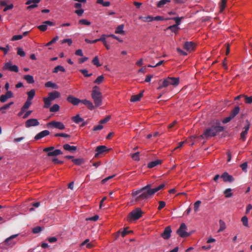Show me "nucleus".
<instances>
[{
	"label": "nucleus",
	"mask_w": 252,
	"mask_h": 252,
	"mask_svg": "<svg viewBox=\"0 0 252 252\" xmlns=\"http://www.w3.org/2000/svg\"><path fill=\"white\" fill-rule=\"evenodd\" d=\"M151 187L152 185L151 184H148L145 187L137 190L132 191L131 196L132 197H135V201L136 202L148 199L156 192L163 189L165 187V185L164 184H161L158 187L154 189H151Z\"/></svg>",
	"instance_id": "1"
},
{
	"label": "nucleus",
	"mask_w": 252,
	"mask_h": 252,
	"mask_svg": "<svg viewBox=\"0 0 252 252\" xmlns=\"http://www.w3.org/2000/svg\"><path fill=\"white\" fill-rule=\"evenodd\" d=\"M91 96L95 107H99L102 104V96L98 86H94L93 87Z\"/></svg>",
	"instance_id": "2"
},
{
	"label": "nucleus",
	"mask_w": 252,
	"mask_h": 252,
	"mask_svg": "<svg viewBox=\"0 0 252 252\" xmlns=\"http://www.w3.org/2000/svg\"><path fill=\"white\" fill-rule=\"evenodd\" d=\"M61 96L60 93L56 91L49 93L48 94V97L43 98L44 102V108H48L51 104V101L60 97Z\"/></svg>",
	"instance_id": "3"
},
{
	"label": "nucleus",
	"mask_w": 252,
	"mask_h": 252,
	"mask_svg": "<svg viewBox=\"0 0 252 252\" xmlns=\"http://www.w3.org/2000/svg\"><path fill=\"white\" fill-rule=\"evenodd\" d=\"M144 213L140 208H136L132 210L127 216V220L130 222L140 219L143 215Z\"/></svg>",
	"instance_id": "4"
},
{
	"label": "nucleus",
	"mask_w": 252,
	"mask_h": 252,
	"mask_svg": "<svg viewBox=\"0 0 252 252\" xmlns=\"http://www.w3.org/2000/svg\"><path fill=\"white\" fill-rule=\"evenodd\" d=\"M187 226L184 223H182L179 228L177 230V233L182 238H186L189 236L191 233L186 231Z\"/></svg>",
	"instance_id": "5"
},
{
	"label": "nucleus",
	"mask_w": 252,
	"mask_h": 252,
	"mask_svg": "<svg viewBox=\"0 0 252 252\" xmlns=\"http://www.w3.org/2000/svg\"><path fill=\"white\" fill-rule=\"evenodd\" d=\"M47 126H51L60 130H63L65 128V126L63 123L55 121H52L48 123Z\"/></svg>",
	"instance_id": "6"
},
{
	"label": "nucleus",
	"mask_w": 252,
	"mask_h": 252,
	"mask_svg": "<svg viewBox=\"0 0 252 252\" xmlns=\"http://www.w3.org/2000/svg\"><path fill=\"white\" fill-rule=\"evenodd\" d=\"M216 136V134L214 132L212 127L206 129L203 134L200 136L199 137L201 138L208 139L210 137H214Z\"/></svg>",
	"instance_id": "7"
},
{
	"label": "nucleus",
	"mask_w": 252,
	"mask_h": 252,
	"mask_svg": "<svg viewBox=\"0 0 252 252\" xmlns=\"http://www.w3.org/2000/svg\"><path fill=\"white\" fill-rule=\"evenodd\" d=\"M246 123H247V125L244 126L243 128L244 130L240 133V139L243 141L246 140V135L247 134L248 131L250 127V123L249 120H246Z\"/></svg>",
	"instance_id": "8"
},
{
	"label": "nucleus",
	"mask_w": 252,
	"mask_h": 252,
	"mask_svg": "<svg viewBox=\"0 0 252 252\" xmlns=\"http://www.w3.org/2000/svg\"><path fill=\"white\" fill-rule=\"evenodd\" d=\"M3 70H8L11 71L17 72L18 71V67L16 65H12L11 63H6L3 66Z\"/></svg>",
	"instance_id": "9"
},
{
	"label": "nucleus",
	"mask_w": 252,
	"mask_h": 252,
	"mask_svg": "<svg viewBox=\"0 0 252 252\" xmlns=\"http://www.w3.org/2000/svg\"><path fill=\"white\" fill-rule=\"evenodd\" d=\"M172 230L170 226L165 228L163 232L161 234V236L165 240H168L171 236Z\"/></svg>",
	"instance_id": "10"
},
{
	"label": "nucleus",
	"mask_w": 252,
	"mask_h": 252,
	"mask_svg": "<svg viewBox=\"0 0 252 252\" xmlns=\"http://www.w3.org/2000/svg\"><path fill=\"white\" fill-rule=\"evenodd\" d=\"M47 25L53 26L55 25L54 23L50 21H46L43 22V24L37 27V28L42 32L47 30Z\"/></svg>",
	"instance_id": "11"
},
{
	"label": "nucleus",
	"mask_w": 252,
	"mask_h": 252,
	"mask_svg": "<svg viewBox=\"0 0 252 252\" xmlns=\"http://www.w3.org/2000/svg\"><path fill=\"white\" fill-rule=\"evenodd\" d=\"M107 151H109V150L107 149V147L105 146H98L95 149V151L96 153L94 155V157L96 158H98L100 154H101L103 153L104 152Z\"/></svg>",
	"instance_id": "12"
},
{
	"label": "nucleus",
	"mask_w": 252,
	"mask_h": 252,
	"mask_svg": "<svg viewBox=\"0 0 252 252\" xmlns=\"http://www.w3.org/2000/svg\"><path fill=\"white\" fill-rule=\"evenodd\" d=\"M39 123L38 120L36 119H30L28 120L25 123V126L27 127H30L31 126H38Z\"/></svg>",
	"instance_id": "13"
},
{
	"label": "nucleus",
	"mask_w": 252,
	"mask_h": 252,
	"mask_svg": "<svg viewBox=\"0 0 252 252\" xmlns=\"http://www.w3.org/2000/svg\"><path fill=\"white\" fill-rule=\"evenodd\" d=\"M66 100L68 102L74 105H78L79 103L81 102L82 101V100H80L77 97H75L71 95H68L66 98Z\"/></svg>",
	"instance_id": "14"
},
{
	"label": "nucleus",
	"mask_w": 252,
	"mask_h": 252,
	"mask_svg": "<svg viewBox=\"0 0 252 252\" xmlns=\"http://www.w3.org/2000/svg\"><path fill=\"white\" fill-rule=\"evenodd\" d=\"M195 44L193 42L187 41L184 45V48L188 52H191L194 50Z\"/></svg>",
	"instance_id": "15"
},
{
	"label": "nucleus",
	"mask_w": 252,
	"mask_h": 252,
	"mask_svg": "<svg viewBox=\"0 0 252 252\" xmlns=\"http://www.w3.org/2000/svg\"><path fill=\"white\" fill-rule=\"evenodd\" d=\"M220 123L219 122H217L215 125H213L211 126L214 132L216 134V136L217 133L222 131L224 130V127L222 126H220Z\"/></svg>",
	"instance_id": "16"
},
{
	"label": "nucleus",
	"mask_w": 252,
	"mask_h": 252,
	"mask_svg": "<svg viewBox=\"0 0 252 252\" xmlns=\"http://www.w3.org/2000/svg\"><path fill=\"white\" fill-rule=\"evenodd\" d=\"M13 97V94L11 91H7L5 94H2L0 96V101L1 102H5L8 98Z\"/></svg>",
	"instance_id": "17"
},
{
	"label": "nucleus",
	"mask_w": 252,
	"mask_h": 252,
	"mask_svg": "<svg viewBox=\"0 0 252 252\" xmlns=\"http://www.w3.org/2000/svg\"><path fill=\"white\" fill-rule=\"evenodd\" d=\"M221 178L223 179L224 182H232L234 180V178L232 176L229 175L228 173L226 172L222 173L221 176Z\"/></svg>",
	"instance_id": "18"
},
{
	"label": "nucleus",
	"mask_w": 252,
	"mask_h": 252,
	"mask_svg": "<svg viewBox=\"0 0 252 252\" xmlns=\"http://www.w3.org/2000/svg\"><path fill=\"white\" fill-rule=\"evenodd\" d=\"M49 134H50V132L49 130H43V131L39 132L37 134H36L34 137V139L35 140H39L42 138H43L45 136H46L49 135Z\"/></svg>",
	"instance_id": "19"
},
{
	"label": "nucleus",
	"mask_w": 252,
	"mask_h": 252,
	"mask_svg": "<svg viewBox=\"0 0 252 252\" xmlns=\"http://www.w3.org/2000/svg\"><path fill=\"white\" fill-rule=\"evenodd\" d=\"M81 103L85 105L87 107V108L91 110L94 109V107H95V105H93L92 102L87 99L82 100Z\"/></svg>",
	"instance_id": "20"
},
{
	"label": "nucleus",
	"mask_w": 252,
	"mask_h": 252,
	"mask_svg": "<svg viewBox=\"0 0 252 252\" xmlns=\"http://www.w3.org/2000/svg\"><path fill=\"white\" fill-rule=\"evenodd\" d=\"M161 163H162L161 160L157 159L156 160L150 162L148 164L147 167L149 168H152L158 165H159V164H161Z\"/></svg>",
	"instance_id": "21"
},
{
	"label": "nucleus",
	"mask_w": 252,
	"mask_h": 252,
	"mask_svg": "<svg viewBox=\"0 0 252 252\" xmlns=\"http://www.w3.org/2000/svg\"><path fill=\"white\" fill-rule=\"evenodd\" d=\"M143 96V92L136 95H133L131 96V102H136L139 101Z\"/></svg>",
	"instance_id": "22"
},
{
	"label": "nucleus",
	"mask_w": 252,
	"mask_h": 252,
	"mask_svg": "<svg viewBox=\"0 0 252 252\" xmlns=\"http://www.w3.org/2000/svg\"><path fill=\"white\" fill-rule=\"evenodd\" d=\"M168 79L170 80V85L176 86L179 84V78L168 77Z\"/></svg>",
	"instance_id": "23"
},
{
	"label": "nucleus",
	"mask_w": 252,
	"mask_h": 252,
	"mask_svg": "<svg viewBox=\"0 0 252 252\" xmlns=\"http://www.w3.org/2000/svg\"><path fill=\"white\" fill-rule=\"evenodd\" d=\"M169 85H170V80L168 79V77H167L163 80L162 84L160 85L159 86V87L158 88V89L160 90L163 87H164V88L167 87Z\"/></svg>",
	"instance_id": "24"
},
{
	"label": "nucleus",
	"mask_w": 252,
	"mask_h": 252,
	"mask_svg": "<svg viewBox=\"0 0 252 252\" xmlns=\"http://www.w3.org/2000/svg\"><path fill=\"white\" fill-rule=\"evenodd\" d=\"M62 154H63V152L61 151V150L59 149H56L52 151V152L47 153V155L48 157H55Z\"/></svg>",
	"instance_id": "25"
},
{
	"label": "nucleus",
	"mask_w": 252,
	"mask_h": 252,
	"mask_svg": "<svg viewBox=\"0 0 252 252\" xmlns=\"http://www.w3.org/2000/svg\"><path fill=\"white\" fill-rule=\"evenodd\" d=\"M240 108L238 106H236L234 109L231 110L229 116L233 119L239 112Z\"/></svg>",
	"instance_id": "26"
},
{
	"label": "nucleus",
	"mask_w": 252,
	"mask_h": 252,
	"mask_svg": "<svg viewBox=\"0 0 252 252\" xmlns=\"http://www.w3.org/2000/svg\"><path fill=\"white\" fill-rule=\"evenodd\" d=\"M72 161L76 165H80L85 162V159L83 158H74Z\"/></svg>",
	"instance_id": "27"
},
{
	"label": "nucleus",
	"mask_w": 252,
	"mask_h": 252,
	"mask_svg": "<svg viewBox=\"0 0 252 252\" xmlns=\"http://www.w3.org/2000/svg\"><path fill=\"white\" fill-rule=\"evenodd\" d=\"M63 148L65 150L69 151H75L77 150V147L71 146L68 144H65L63 145Z\"/></svg>",
	"instance_id": "28"
},
{
	"label": "nucleus",
	"mask_w": 252,
	"mask_h": 252,
	"mask_svg": "<svg viewBox=\"0 0 252 252\" xmlns=\"http://www.w3.org/2000/svg\"><path fill=\"white\" fill-rule=\"evenodd\" d=\"M23 78L29 84H32L34 82L33 76L31 75H26Z\"/></svg>",
	"instance_id": "29"
},
{
	"label": "nucleus",
	"mask_w": 252,
	"mask_h": 252,
	"mask_svg": "<svg viewBox=\"0 0 252 252\" xmlns=\"http://www.w3.org/2000/svg\"><path fill=\"white\" fill-rule=\"evenodd\" d=\"M28 98L27 100H31L33 99L35 94V91L34 89H32L29 92H27Z\"/></svg>",
	"instance_id": "30"
},
{
	"label": "nucleus",
	"mask_w": 252,
	"mask_h": 252,
	"mask_svg": "<svg viewBox=\"0 0 252 252\" xmlns=\"http://www.w3.org/2000/svg\"><path fill=\"white\" fill-rule=\"evenodd\" d=\"M124 26L121 25L118 26L116 29L115 33L117 34H125V32L123 30Z\"/></svg>",
	"instance_id": "31"
},
{
	"label": "nucleus",
	"mask_w": 252,
	"mask_h": 252,
	"mask_svg": "<svg viewBox=\"0 0 252 252\" xmlns=\"http://www.w3.org/2000/svg\"><path fill=\"white\" fill-rule=\"evenodd\" d=\"M13 104V102H10V103L6 104L3 105L2 107L0 108V111L1 112L2 114L5 113V111H4L6 109H8L10 106Z\"/></svg>",
	"instance_id": "32"
},
{
	"label": "nucleus",
	"mask_w": 252,
	"mask_h": 252,
	"mask_svg": "<svg viewBox=\"0 0 252 252\" xmlns=\"http://www.w3.org/2000/svg\"><path fill=\"white\" fill-rule=\"evenodd\" d=\"M72 121L76 124L83 122V119L80 117L79 115H77L72 118Z\"/></svg>",
	"instance_id": "33"
},
{
	"label": "nucleus",
	"mask_w": 252,
	"mask_h": 252,
	"mask_svg": "<svg viewBox=\"0 0 252 252\" xmlns=\"http://www.w3.org/2000/svg\"><path fill=\"white\" fill-rule=\"evenodd\" d=\"M183 18V17H174L172 18H167L165 19L166 20L172 19L175 21L176 24L175 25H177V27L180 24L182 19Z\"/></svg>",
	"instance_id": "34"
},
{
	"label": "nucleus",
	"mask_w": 252,
	"mask_h": 252,
	"mask_svg": "<svg viewBox=\"0 0 252 252\" xmlns=\"http://www.w3.org/2000/svg\"><path fill=\"white\" fill-rule=\"evenodd\" d=\"M104 80L103 75H100L97 77V78L94 81V83L97 85L100 84L103 82Z\"/></svg>",
	"instance_id": "35"
},
{
	"label": "nucleus",
	"mask_w": 252,
	"mask_h": 252,
	"mask_svg": "<svg viewBox=\"0 0 252 252\" xmlns=\"http://www.w3.org/2000/svg\"><path fill=\"white\" fill-rule=\"evenodd\" d=\"M220 223V229L218 230V232L224 230L226 228V225L225 222L221 220L219 221Z\"/></svg>",
	"instance_id": "36"
},
{
	"label": "nucleus",
	"mask_w": 252,
	"mask_h": 252,
	"mask_svg": "<svg viewBox=\"0 0 252 252\" xmlns=\"http://www.w3.org/2000/svg\"><path fill=\"white\" fill-rule=\"evenodd\" d=\"M227 3V0H221V2L220 4V12H222L226 7Z\"/></svg>",
	"instance_id": "37"
},
{
	"label": "nucleus",
	"mask_w": 252,
	"mask_h": 252,
	"mask_svg": "<svg viewBox=\"0 0 252 252\" xmlns=\"http://www.w3.org/2000/svg\"><path fill=\"white\" fill-rule=\"evenodd\" d=\"M179 29V27H177V25H173L172 26H170L166 29V30H170L172 32H175V33H176L178 31Z\"/></svg>",
	"instance_id": "38"
},
{
	"label": "nucleus",
	"mask_w": 252,
	"mask_h": 252,
	"mask_svg": "<svg viewBox=\"0 0 252 252\" xmlns=\"http://www.w3.org/2000/svg\"><path fill=\"white\" fill-rule=\"evenodd\" d=\"M79 71L81 72L85 77H89L93 75L92 73H89L88 70L86 69H80Z\"/></svg>",
	"instance_id": "39"
},
{
	"label": "nucleus",
	"mask_w": 252,
	"mask_h": 252,
	"mask_svg": "<svg viewBox=\"0 0 252 252\" xmlns=\"http://www.w3.org/2000/svg\"><path fill=\"white\" fill-rule=\"evenodd\" d=\"M232 189H227L224 191L225 197L226 198L230 197L232 196L233 193L231 192Z\"/></svg>",
	"instance_id": "40"
},
{
	"label": "nucleus",
	"mask_w": 252,
	"mask_h": 252,
	"mask_svg": "<svg viewBox=\"0 0 252 252\" xmlns=\"http://www.w3.org/2000/svg\"><path fill=\"white\" fill-rule=\"evenodd\" d=\"M45 86L46 87H51L54 89L58 88V86L55 83H54L51 81L46 82L45 84Z\"/></svg>",
	"instance_id": "41"
},
{
	"label": "nucleus",
	"mask_w": 252,
	"mask_h": 252,
	"mask_svg": "<svg viewBox=\"0 0 252 252\" xmlns=\"http://www.w3.org/2000/svg\"><path fill=\"white\" fill-rule=\"evenodd\" d=\"M59 71H61L62 72H65V70L63 66L58 65L54 68V69L53 72L54 73H57Z\"/></svg>",
	"instance_id": "42"
},
{
	"label": "nucleus",
	"mask_w": 252,
	"mask_h": 252,
	"mask_svg": "<svg viewBox=\"0 0 252 252\" xmlns=\"http://www.w3.org/2000/svg\"><path fill=\"white\" fill-rule=\"evenodd\" d=\"M60 109V106L58 104H54L50 108V111L51 112H58Z\"/></svg>",
	"instance_id": "43"
},
{
	"label": "nucleus",
	"mask_w": 252,
	"mask_h": 252,
	"mask_svg": "<svg viewBox=\"0 0 252 252\" xmlns=\"http://www.w3.org/2000/svg\"><path fill=\"white\" fill-rule=\"evenodd\" d=\"M96 3L102 5L103 6L108 7L110 5L109 1H103V0H97Z\"/></svg>",
	"instance_id": "44"
},
{
	"label": "nucleus",
	"mask_w": 252,
	"mask_h": 252,
	"mask_svg": "<svg viewBox=\"0 0 252 252\" xmlns=\"http://www.w3.org/2000/svg\"><path fill=\"white\" fill-rule=\"evenodd\" d=\"M170 0H160L157 4L158 7H162L167 2H170Z\"/></svg>",
	"instance_id": "45"
},
{
	"label": "nucleus",
	"mask_w": 252,
	"mask_h": 252,
	"mask_svg": "<svg viewBox=\"0 0 252 252\" xmlns=\"http://www.w3.org/2000/svg\"><path fill=\"white\" fill-rule=\"evenodd\" d=\"M92 63L94 65H96L97 67H99L101 65V64L99 63V59L97 56H95L93 59V60H92Z\"/></svg>",
	"instance_id": "46"
},
{
	"label": "nucleus",
	"mask_w": 252,
	"mask_h": 252,
	"mask_svg": "<svg viewBox=\"0 0 252 252\" xmlns=\"http://www.w3.org/2000/svg\"><path fill=\"white\" fill-rule=\"evenodd\" d=\"M241 221L244 226L247 227H249L248 219L246 216H244L241 218Z\"/></svg>",
	"instance_id": "47"
},
{
	"label": "nucleus",
	"mask_w": 252,
	"mask_h": 252,
	"mask_svg": "<svg viewBox=\"0 0 252 252\" xmlns=\"http://www.w3.org/2000/svg\"><path fill=\"white\" fill-rule=\"evenodd\" d=\"M32 104V101L27 100L24 103V105L22 106V108H23V109H25V110L27 109H28L31 105Z\"/></svg>",
	"instance_id": "48"
},
{
	"label": "nucleus",
	"mask_w": 252,
	"mask_h": 252,
	"mask_svg": "<svg viewBox=\"0 0 252 252\" xmlns=\"http://www.w3.org/2000/svg\"><path fill=\"white\" fill-rule=\"evenodd\" d=\"M78 23L80 25H84L87 26L91 25V22L87 19H81L79 21Z\"/></svg>",
	"instance_id": "49"
},
{
	"label": "nucleus",
	"mask_w": 252,
	"mask_h": 252,
	"mask_svg": "<svg viewBox=\"0 0 252 252\" xmlns=\"http://www.w3.org/2000/svg\"><path fill=\"white\" fill-rule=\"evenodd\" d=\"M245 98V103L247 104H251L252 103V95L248 96V95H245L244 96Z\"/></svg>",
	"instance_id": "50"
},
{
	"label": "nucleus",
	"mask_w": 252,
	"mask_h": 252,
	"mask_svg": "<svg viewBox=\"0 0 252 252\" xmlns=\"http://www.w3.org/2000/svg\"><path fill=\"white\" fill-rule=\"evenodd\" d=\"M140 153L139 152H137L135 153H134L131 155V158L136 161H139L140 158L139 157Z\"/></svg>",
	"instance_id": "51"
},
{
	"label": "nucleus",
	"mask_w": 252,
	"mask_h": 252,
	"mask_svg": "<svg viewBox=\"0 0 252 252\" xmlns=\"http://www.w3.org/2000/svg\"><path fill=\"white\" fill-rule=\"evenodd\" d=\"M17 54L21 57H25V52L23 50L22 48L20 47L17 48Z\"/></svg>",
	"instance_id": "52"
},
{
	"label": "nucleus",
	"mask_w": 252,
	"mask_h": 252,
	"mask_svg": "<svg viewBox=\"0 0 252 252\" xmlns=\"http://www.w3.org/2000/svg\"><path fill=\"white\" fill-rule=\"evenodd\" d=\"M110 119H111V116L110 115H108V116H106V118H105L104 119L100 120L99 122V124H101V125L105 124L107 122H108L110 120Z\"/></svg>",
	"instance_id": "53"
},
{
	"label": "nucleus",
	"mask_w": 252,
	"mask_h": 252,
	"mask_svg": "<svg viewBox=\"0 0 252 252\" xmlns=\"http://www.w3.org/2000/svg\"><path fill=\"white\" fill-rule=\"evenodd\" d=\"M55 150V148L53 146H51L49 147L45 148L43 150V151L44 152H46L47 153H49L50 152H52Z\"/></svg>",
	"instance_id": "54"
},
{
	"label": "nucleus",
	"mask_w": 252,
	"mask_h": 252,
	"mask_svg": "<svg viewBox=\"0 0 252 252\" xmlns=\"http://www.w3.org/2000/svg\"><path fill=\"white\" fill-rule=\"evenodd\" d=\"M201 203V201L198 200V201H196L194 203V210L195 212H197L198 210V208L200 206Z\"/></svg>",
	"instance_id": "55"
},
{
	"label": "nucleus",
	"mask_w": 252,
	"mask_h": 252,
	"mask_svg": "<svg viewBox=\"0 0 252 252\" xmlns=\"http://www.w3.org/2000/svg\"><path fill=\"white\" fill-rule=\"evenodd\" d=\"M42 230V228L40 226H36L32 229V232L33 233H38L41 232Z\"/></svg>",
	"instance_id": "56"
},
{
	"label": "nucleus",
	"mask_w": 252,
	"mask_h": 252,
	"mask_svg": "<svg viewBox=\"0 0 252 252\" xmlns=\"http://www.w3.org/2000/svg\"><path fill=\"white\" fill-rule=\"evenodd\" d=\"M139 19H144L143 20L144 21H148V22H151V21H152L153 20H154V17H152V16H147V17H139Z\"/></svg>",
	"instance_id": "57"
},
{
	"label": "nucleus",
	"mask_w": 252,
	"mask_h": 252,
	"mask_svg": "<svg viewBox=\"0 0 252 252\" xmlns=\"http://www.w3.org/2000/svg\"><path fill=\"white\" fill-rule=\"evenodd\" d=\"M58 36H56V37L53 38L50 42H48L46 44V46H50V45H52V44H53L55 42H56V41L58 40Z\"/></svg>",
	"instance_id": "58"
},
{
	"label": "nucleus",
	"mask_w": 252,
	"mask_h": 252,
	"mask_svg": "<svg viewBox=\"0 0 252 252\" xmlns=\"http://www.w3.org/2000/svg\"><path fill=\"white\" fill-rule=\"evenodd\" d=\"M65 43H67L69 46H71L72 43V39L70 38L63 39L62 41V43L63 44Z\"/></svg>",
	"instance_id": "59"
},
{
	"label": "nucleus",
	"mask_w": 252,
	"mask_h": 252,
	"mask_svg": "<svg viewBox=\"0 0 252 252\" xmlns=\"http://www.w3.org/2000/svg\"><path fill=\"white\" fill-rule=\"evenodd\" d=\"M107 35H105V34H102L100 38H99V39H96V40H97V42L98 41H102L103 43L106 42V37H107Z\"/></svg>",
	"instance_id": "60"
},
{
	"label": "nucleus",
	"mask_w": 252,
	"mask_h": 252,
	"mask_svg": "<svg viewBox=\"0 0 252 252\" xmlns=\"http://www.w3.org/2000/svg\"><path fill=\"white\" fill-rule=\"evenodd\" d=\"M18 235V234H15L10 236L9 237L5 240L4 243L6 244H8V242L10 240L16 238Z\"/></svg>",
	"instance_id": "61"
},
{
	"label": "nucleus",
	"mask_w": 252,
	"mask_h": 252,
	"mask_svg": "<svg viewBox=\"0 0 252 252\" xmlns=\"http://www.w3.org/2000/svg\"><path fill=\"white\" fill-rule=\"evenodd\" d=\"M159 206L158 207V210H160L163 208L165 206V202L163 201H159L158 202Z\"/></svg>",
	"instance_id": "62"
},
{
	"label": "nucleus",
	"mask_w": 252,
	"mask_h": 252,
	"mask_svg": "<svg viewBox=\"0 0 252 252\" xmlns=\"http://www.w3.org/2000/svg\"><path fill=\"white\" fill-rule=\"evenodd\" d=\"M55 137L61 136V137H63L67 138V137H70V135H68V134H65V133H56V134H55Z\"/></svg>",
	"instance_id": "63"
},
{
	"label": "nucleus",
	"mask_w": 252,
	"mask_h": 252,
	"mask_svg": "<svg viewBox=\"0 0 252 252\" xmlns=\"http://www.w3.org/2000/svg\"><path fill=\"white\" fill-rule=\"evenodd\" d=\"M22 38H23V35H14L12 37L11 40L14 41V40H20V39H21Z\"/></svg>",
	"instance_id": "64"
}]
</instances>
